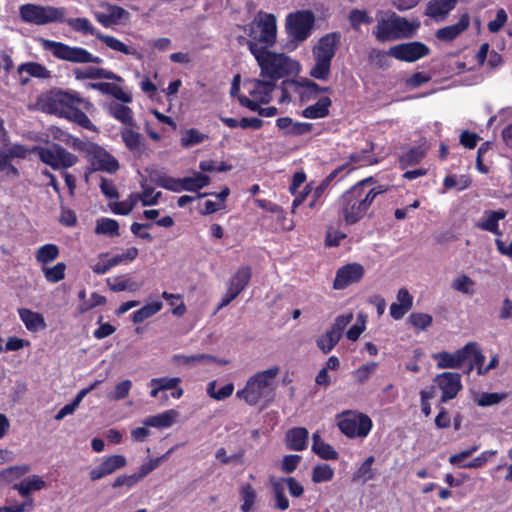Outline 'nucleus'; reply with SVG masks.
<instances>
[{"instance_id": "393cba45", "label": "nucleus", "mask_w": 512, "mask_h": 512, "mask_svg": "<svg viewBox=\"0 0 512 512\" xmlns=\"http://www.w3.org/2000/svg\"><path fill=\"white\" fill-rule=\"evenodd\" d=\"M147 172L149 174L151 181L157 184L158 186L175 193L184 191L183 178H174L167 176L166 174L154 168L147 169Z\"/></svg>"}, {"instance_id": "774afa93", "label": "nucleus", "mask_w": 512, "mask_h": 512, "mask_svg": "<svg viewBox=\"0 0 512 512\" xmlns=\"http://www.w3.org/2000/svg\"><path fill=\"white\" fill-rule=\"evenodd\" d=\"M497 454V450H487L475 457L473 460L462 465L463 468H479L484 466L492 457Z\"/></svg>"}, {"instance_id": "f704fd0d", "label": "nucleus", "mask_w": 512, "mask_h": 512, "mask_svg": "<svg viewBox=\"0 0 512 512\" xmlns=\"http://www.w3.org/2000/svg\"><path fill=\"white\" fill-rule=\"evenodd\" d=\"M250 279L251 269L249 267H242L238 269L234 275L231 276L227 287L239 295L248 285Z\"/></svg>"}, {"instance_id": "6ab92c4d", "label": "nucleus", "mask_w": 512, "mask_h": 512, "mask_svg": "<svg viewBox=\"0 0 512 512\" xmlns=\"http://www.w3.org/2000/svg\"><path fill=\"white\" fill-rule=\"evenodd\" d=\"M365 273L364 267L359 263H349L340 267L333 282V288L342 290L349 285L359 282Z\"/></svg>"}, {"instance_id": "412c9836", "label": "nucleus", "mask_w": 512, "mask_h": 512, "mask_svg": "<svg viewBox=\"0 0 512 512\" xmlns=\"http://www.w3.org/2000/svg\"><path fill=\"white\" fill-rule=\"evenodd\" d=\"M276 126L284 136H302L310 133L313 124L308 122L294 121L290 117H281L276 120Z\"/></svg>"}, {"instance_id": "bb28decb", "label": "nucleus", "mask_w": 512, "mask_h": 512, "mask_svg": "<svg viewBox=\"0 0 512 512\" xmlns=\"http://www.w3.org/2000/svg\"><path fill=\"white\" fill-rule=\"evenodd\" d=\"M134 126H125L120 130V136L126 148L134 154H140L145 149L143 137L138 133Z\"/></svg>"}, {"instance_id": "37998d69", "label": "nucleus", "mask_w": 512, "mask_h": 512, "mask_svg": "<svg viewBox=\"0 0 512 512\" xmlns=\"http://www.w3.org/2000/svg\"><path fill=\"white\" fill-rule=\"evenodd\" d=\"M68 25L75 31L84 34H90L98 38L100 31L96 29L87 18H70L67 20Z\"/></svg>"}, {"instance_id": "f03ea898", "label": "nucleus", "mask_w": 512, "mask_h": 512, "mask_svg": "<svg viewBox=\"0 0 512 512\" xmlns=\"http://www.w3.org/2000/svg\"><path fill=\"white\" fill-rule=\"evenodd\" d=\"M79 107L88 112L94 109L89 100L82 98L75 91L51 92L44 103L46 112L73 121L87 130L96 131V126Z\"/></svg>"}, {"instance_id": "052dcab7", "label": "nucleus", "mask_w": 512, "mask_h": 512, "mask_svg": "<svg viewBox=\"0 0 512 512\" xmlns=\"http://www.w3.org/2000/svg\"><path fill=\"white\" fill-rule=\"evenodd\" d=\"M131 388L132 382L130 380H123L108 394V398L112 401L125 399L129 395Z\"/></svg>"}, {"instance_id": "3c124183", "label": "nucleus", "mask_w": 512, "mask_h": 512, "mask_svg": "<svg viewBox=\"0 0 512 512\" xmlns=\"http://www.w3.org/2000/svg\"><path fill=\"white\" fill-rule=\"evenodd\" d=\"M95 232L97 234L118 236L119 224L116 220L111 218H101L97 221Z\"/></svg>"}, {"instance_id": "e2e57ef3", "label": "nucleus", "mask_w": 512, "mask_h": 512, "mask_svg": "<svg viewBox=\"0 0 512 512\" xmlns=\"http://www.w3.org/2000/svg\"><path fill=\"white\" fill-rule=\"evenodd\" d=\"M30 471V466L23 464V465H16L11 466L0 473V477L7 481H12L14 479L20 478L21 476L27 474Z\"/></svg>"}, {"instance_id": "a18cd8bd", "label": "nucleus", "mask_w": 512, "mask_h": 512, "mask_svg": "<svg viewBox=\"0 0 512 512\" xmlns=\"http://www.w3.org/2000/svg\"><path fill=\"white\" fill-rule=\"evenodd\" d=\"M140 186L141 204L143 206L156 205L162 193L160 191H155V189L152 186L147 184L146 180L141 181Z\"/></svg>"}, {"instance_id": "338daca9", "label": "nucleus", "mask_w": 512, "mask_h": 512, "mask_svg": "<svg viewBox=\"0 0 512 512\" xmlns=\"http://www.w3.org/2000/svg\"><path fill=\"white\" fill-rule=\"evenodd\" d=\"M354 315L351 311L338 315L330 329L342 337L343 331L351 323Z\"/></svg>"}, {"instance_id": "5701e85b", "label": "nucleus", "mask_w": 512, "mask_h": 512, "mask_svg": "<svg viewBox=\"0 0 512 512\" xmlns=\"http://www.w3.org/2000/svg\"><path fill=\"white\" fill-rule=\"evenodd\" d=\"M413 306V296L406 288H401L396 294V301L390 305V316L400 320Z\"/></svg>"}, {"instance_id": "0eeeda50", "label": "nucleus", "mask_w": 512, "mask_h": 512, "mask_svg": "<svg viewBox=\"0 0 512 512\" xmlns=\"http://www.w3.org/2000/svg\"><path fill=\"white\" fill-rule=\"evenodd\" d=\"M264 78L276 80L294 72L297 64L283 53H274L270 49L253 55Z\"/></svg>"}, {"instance_id": "4c0bfd02", "label": "nucleus", "mask_w": 512, "mask_h": 512, "mask_svg": "<svg viewBox=\"0 0 512 512\" xmlns=\"http://www.w3.org/2000/svg\"><path fill=\"white\" fill-rule=\"evenodd\" d=\"M107 284L110 288V290L114 292H121V291H130L135 292L140 289L141 283L135 281L132 278H126V277H114V278H108Z\"/></svg>"}, {"instance_id": "ddd939ff", "label": "nucleus", "mask_w": 512, "mask_h": 512, "mask_svg": "<svg viewBox=\"0 0 512 512\" xmlns=\"http://www.w3.org/2000/svg\"><path fill=\"white\" fill-rule=\"evenodd\" d=\"M274 81L267 80H251L248 82V90L252 99L246 96H239L238 100L242 106L247 107L251 111L259 109V103H268L272 99V91L274 89Z\"/></svg>"}, {"instance_id": "13d9d810", "label": "nucleus", "mask_w": 512, "mask_h": 512, "mask_svg": "<svg viewBox=\"0 0 512 512\" xmlns=\"http://www.w3.org/2000/svg\"><path fill=\"white\" fill-rule=\"evenodd\" d=\"M349 21L353 29L358 30L362 24H371L373 18L365 10L353 9L349 14Z\"/></svg>"}, {"instance_id": "cd10ccee", "label": "nucleus", "mask_w": 512, "mask_h": 512, "mask_svg": "<svg viewBox=\"0 0 512 512\" xmlns=\"http://www.w3.org/2000/svg\"><path fill=\"white\" fill-rule=\"evenodd\" d=\"M18 314L28 331L38 332L46 328V322L42 314L27 308L19 309Z\"/></svg>"}, {"instance_id": "2f4dec72", "label": "nucleus", "mask_w": 512, "mask_h": 512, "mask_svg": "<svg viewBox=\"0 0 512 512\" xmlns=\"http://www.w3.org/2000/svg\"><path fill=\"white\" fill-rule=\"evenodd\" d=\"M331 99L327 96L321 97L315 104L306 107L302 111V116L308 119L324 118L329 114Z\"/></svg>"}, {"instance_id": "9d476101", "label": "nucleus", "mask_w": 512, "mask_h": 512, "mask_svg": "<svg viewBox=\"0 0 512 512\" xmlns=\"http://www.w3.org/2000/svg\"><path fill=\"white\" fill-rule=\"evenodd\" d=\"M31 152L54 170L68 169L78 161L76 155L55 143L47 146H35L31 149Z\"/></svg>"}, {"instance_id": "f3484780", "label": "nucleus", "mask_w": 512, "mask_h": 512, "mask_svg": "<svg viewBox=\"0 0 512 512\" xmlns=\"http://www.w3.org/2000/svg\"><path fill=\"white\" fill-rule=\"evenodd\" d=\"M433 381L442 392V403L454 399L462 389L461 375L457 372H443L436 375Z\"/></svg>"}, {"instance_id": "a19ab883", "label": "nucleus", "mask_w": 512, "mask_h": 512, "mask_svg": "<svg viewBox=\"0 0 512 512\" xmlns=\"http://www.w3.org/2000/svg\"><path fill=\"white\" fill-rule=\"evenodd\" d=\"M59 253L60 252L57 245L45 244L37 249L35 253V258L38 263L45 266L56 260L59 256Z\"/></svg>"}, {"instance_id": "79ce46f5", "label": "nucleus", "mask_w": 512, "mask_h": 512, "mask_svg": "<svg viewBox=\"0 0 512 512\" xmlns=\"http://www.w3.org/2000/svg\"><path fill=\"white\" fill-rule=\"evenodd\" d=\"M162 307L163 303L158 300L148 303L133 313L132 321L134 323H141L157 314L162 309Z\"/></svg>"}, {"instance_id": "a211bd4d", "label": "nucleus", "mask_w": 512, "mask_h": 512, "mask_svg": "<svg viewBox=\"0 0 512 512\" xmlns=\"http://www.w3.org/2000/svg\"><path fill=\"white\" fill-rule=\"evenodd\" d=\"M126 465L127 460L123 455L114 454L102 457L99 459V463L90 470L89 477L92 481H97L111 475Z\"/></svg>"}, {"instance_id": "2eb2a0df", "label": "nucleus", "mask_w": 512, "mask_h": 512, "mask_svg": "<svg viewBox=\"0 0 512 512\" xmlns=\"http://www.w3.org/2000/svg\"><path fill=\"white\" fill-rule=\"evenodd\" d=\"M228 360L219 359L211 354L198 353V354H174L170 358V364L176 368L192 369L198 366H208L212 364L227 365Z\"/></svg>"}, {"instance_id": "39448f33", "label": "nucleus", "mask_w": 512, "mask_h": 512, "mask_svg": "<svg viewBox=\"0 0 512 512\" xmlns=\"http://www.w3.org/2000/svg\"><path fill=\"white\" fill-rule=\"evenodd\" d=\"M280 372L278 366L258 371L248 378L245 386L236 392V397L250 406L257 405L274 390V381Z\"/></svg>"}, {"instance_id": "c9c22d12", "label": "nucleus", "mask_w": 512, "mask_h": 512, "mask_svg": "<svg viewBox=\"0 0 512 512\" xmlns=\"http://www.w3.org/2000/svg\"><path fill=\"white\" fill-rule=\"evenodd\" d=\"M312 451L320 458L325 460H336L338 458L337 451L328 443L324 442L318 433L312 436Z\"/></svg>"}, {"instance_id": "f257e3e1", "label": "nucleus", "mask_w": 512, "mask_h": 512, "mask_svg": "<svg viewBox=\"0 0 512 512\" xmlns=\"http://www.w3.org/2000/svg\"><path fill=\"white\" fill-rule=\"evenodd\" d=\"M372 182V177L363 179L341 195L338 215L346 225H353L362 220L368 214L375 198L386 192L387 188L382 185L368 187Z\"/></svg>"}, {"instance_id": "7c9ffc66", "label": "nucleus", "mask_w": 512, "mask_h": 512, "mask_svg": "<svg viewBox=\"0 0 512 512\" xmlns=\"http://www.w3.org/2000/svg\"><path fill=\"white\" fill-rule=\"evenodd\" d=\"M308 431L302 427L289 430L286 434V442L289 449L302 451L307 446Z\"/></svg>"}, {"instance_id": "b1692460", "label": "nucleus", "mask_w": 512, "mask_h": 512, "mask_svg": "<svg viewBox=\"0 0 512 512\" xmlns=\"http://www.w3.org/2000/svg\"><path fill=\"white\" fill-rule=\"evenodd\" d=\"M470 25V16L464 13L459 18L458 22L436 31V37L445 42H450L456 39L461 33L468 29Z\"/></svg>"}, {"instance_id": "dca6fc26", "label": "nucleus", "mask_w": 512, "mask_h": 512, "mask_svg": "<svg viewBox=\"0 0 512 512\" xmlns=\"http://www.w3.org/2000/svg\"><path fill=\"white\" fill-rule=\"evenodd\" d=\"M430 52L428 46L421 42H408L392 46L388 50V55L405 62H415Z\"/></svg>"}, {"instance_id": "0e129e2a", "label": "nucleus", "mask_w": 512, "mask_h": 512, "mask_svg": "<svg viewBox=\"0 0 512 512\" xmlns=\"http://www.w3.org/2000/svg\"><path fill=\"white\" fill-rule=\"evenodd\" d=\"M505 396H506L505 394H500V393L484 392V393H481L480 395H478L474 399V401L480 407H487V406H492V405L498 404L505 398Z\"/></svg>"}, {"instance_id": "4be33fe9", "label": "nucleus", "mask_w": 512, "mask_h": 512, "mask_svg": "<svg viewBox=\"0 0 512 512\" xmlns=\"http://www.w3.org/2000/svg\"><path fill=\"white\" fill-rule=\"evenodd\" d=\"M507 215L504 209L499 210H486L480 219L476 223V227L493 233L494 235L501 237L502 232L499 230V221L503 220Z\"/></svg>"}, {"instance_id": "4d7b16f0", "label": "nucleus", "mask_w": 512, "mask_h": 512, "mask_svg": "<svg viewBox=\"0 0 512 512\" xmlns=\"http://www.w3.org/2000/svg\"><path fill=\"white\" fill-rule=\"evenodd\" d=\"M377 368H378L377 362H368V363H365V364L361 365L360 367H358L353 372V376L359 383H364L371 377L372 374L375 373Z\"/></svg>"}, {"instance_id": "20e7f679", "label": "nucleus", "mask_w": 512, "mask_h": 512, "mask_svg": "<svg viewBox=\"0 0 512 512\" xmlns=\"http://www.w3.org/2000/svg\"><path fill=\"white\" fill-rule=\"evenodd\" d=\"M420 26L418 20L409 21L394 12H378L374 35L381 42L412 37Z\"/></svg>"}, {"instance_id": "e433bc0d", "label": "nucleus", "mask_w": 512, "mask_h": 512, "mask_svg": "<svg viewBox=\"0 0 512 512\" xmlns=\"http://www.w3.org/2000/svg\"><path fill=\"white\" fill-rule=\"evenodd\" d=\"M109 114L125 126H135L132 110L123 104L112 102L108 105Z\"/></svg>"}, {"instance_id": "58836bf2", "label": "nucleus", "mask_w": 512, "mask_h": 512, "mask_svg": "<svg viewBox=\"0 0 512 512\" xmlns=\"http://www.w3.org/2000/svg\"><path fill=\"white\" fill-rule=\"evenodd\" d=\"M375 461L374 456H369L359 466L352 476V480L355 482H361L362 484L372 480L376 476V472L373 469V463Z\"/></svg>"}, {"instance_id": "ea45409f", "label": "nucleus", "mask_w": 512, "mask_h": 512, "mask_svg": "<svg viewBox=\"0 0 512 512\" xmlns=\"http://www.w3.org/2000/svg\"><path fill=\"white\" fill-rule=\"evenodd\" d=\"M210 183V177L196 172L192 176L183 178V189L184 191L196 192Z\"/></svg>"}, {"instance_id": "4468645a", "label": "nucleus", "mask_w": 512, "mask_h": 512, "mask_svg": "<svg viewBox=\"0 0 512 512\" xmlns=\"http://www.w3.org/2000/svg\"><path fill=\"white\" fill-rule=\"evenodd\" d=\"M314 15L310 11H298L289 14L286 20L288 34L295 40H305L312 31Z\"/></svg>"}, {"instance_id": "de8ad7c7", "label": "nucleus", "mask_w": 512, "mask_h": 512, "mask_svg": "<svg viewBox=\"0 0 512 512\" xmlns=\"http://www.w3.org/2000/svg\"><path fill=\"white\" fill-rule=\"evenodd\" d=\"M451 287L462 294L471 295L474 293L475 282L466 274H460L452 280Z\"/></svg>"}, {"instance_id": "603ef678", "label": "nucleus", "mask_w": 512, "mask_h": 512, "mask_svg": "<svg viewBox=\"0 0 512 512\" xmlns=\"http://www.w3.org/2000/svg\"><path fill=\"white\" fill-rule=\"evenodd\" d=\"M18 72H26L30 76L46 79L50 77V71L46 69L43 65L35 62L25 63L19 66Z\"/></svg>"}, {"instance_id": "c85d7f7f", "label": "nucleus", "mask_w": 512, "mask_h": 512, "mask_svg": "<svg viewBox=\"0 0 512 512\" xmlns=\"http://www.w3.org/2000/svg\"><path fill=\"white\" fill-rule=\"evenodd\" d=\"M178 416L179 413L176 410L169 409L160 414L146 417L143 424L146 427L169 428L176 422Z\"/></svg>"}, {"instance_id": "6e6d98bb", "label": "nucleus", "mask_w": 512, "mask_h": 512, "mask_svg": "<svg viewBox=\"0 0 512 512\" xmlns=\"http://www.w3.org/2000/svg\"><path fill=\"white\" fill-rule=\"evenodd\" d=\"M334 476L333 468L328 464L316 465L312 471V481L322 483L330 481Z\"/></svg>"}, {"instance_id": "aec40b11", "label": "nucleus", "mask_w": 512, "mask_h": 512, "mask_svg": "<svg viewBox=\"0 0 512 512\" xmlns=\"http://www.w3.org/2000/svg\"><path fill=\"white\" fill-rule=\"evenodd\" d=\"M472 346H468V343L462 348L455 352L441 351L433 355V359L436 360V366L439 369H459L462 367L465 361L469 359V349Z\"/></svg>"}, {"instance_id": "7ed1b4c3", "label": "nucleus", "mask_w": 512, "mask_h": 512, "mask_svg": "<svg viewBox=\"0 0 512 512\" xmlns=\"http://www.w3.org/2000/svg\"><path fill=\"white\" fill-rule=\"evenodd\" d=\"M244 31L248 36L247 45L252 55L270 49L277 38L276 17L271 13L260 11L244 27Z\"/></svg>"}, {"instance_id": "c756f323", "label": "nucleus", "mask_w": 512, "mask_h": 512, "mask_svg": "<svg viewBox=\"0 0 512 512\" xmlns=\"http://www.w3.org/2000/svg\"><path fill=\"white\" fill-rule=\"evenodd\" d=\"M45 487L46 482L43 478L39 475L33 474L15 484L13 489L17 490L21 496L26 497L31 492L42 490Z\"/></svg>"}, {"instance_id": "f8f14e48", "label": "nucleus", "mask_w": 512, "mask_h": 512, "mask_svg": "<svg viewBox=\"0 0 512 512\" xmlns=\"http://www.w3.org/2000/svg\"><path fill=\"white\" fill-rule=\"evenodd\" d=\"M338 426L349 438H365L372 429V421L365 414L346 411L339 416Z\"/></svg>"}, {"instance_id": "1a4fd4ad", "label": "nucleus", "mask_w": 512, "mask_h": 512, "mask_svg": "<svg viewBox=\"0 0 512 512\" xmlns=\"http://www.w3.org/2000/svg\"><path fill=\"white\" fill-rule=\"evenodd\" d=\"M73 145L85 153L94 170L113 174L119 169L118 160L103 147L79 140H74Z\"/></svg>"}, {"instance_id": "72a5a7b5", "label": "nucleus", "mask_w": 512, "mask_h": 512, "mask_svg": "<svg viewBox=\"0 0 512 512\" xmlns=\"http://www.w3.org/2000/svg\"><path fill=\"white\" fill-rule=\"evenodd\" d=\"M97 39L102 41L107 47H109L112 50L122 52L126 55H132L138 60H141L143 58L142 53H140L139 51H137L134 48H130L129 46L124 44L122 41H120L119 39H117L113 36L104 35L100 32Z\"/></svg>"}, {"instance_id": "5fc2aeb1", "label": "nucleus", "mask_w": 512, "mask_h": 512, "mask_svg": "<svg viewBox=\"0 0 512 512\" xmlns=\"http://www.w3.org/2000/svg\"><path fill=\"white\" fill-rule=\"evenodd\" d=\"M408 322L417 330L424 331L432 325L433 318L430 314L422 312H414L409 318Z\"/></svg>"}, {"instance_id": "8fccbe9b", "label": "nucleus", "mask_w": 512, "mask_h": 512, "mask_svg": "<svg viewBox=\"0 0 512 512\" xmlns=\"http://www.w3.org/2000/svg\"><path fill=\"white\" fill-rule=\"evenodd\" d=\"M65 271L66 264L63 262H58L52 267H47L46 265L42 267L44 277L50 283H57L63 280L65 277Z\"/></svg>"}, {"instance_id": "9b49d317", "label": "nucleus", "mask_w": 512, "mask_h": 512, "mask_svg": "<svg viewBox=\"0 0 512 512\" xmlns=\"http://www.w3.org/2000/svg\"><path fill=\"white\" fill-rule=\"evenodd\" d=\"M44 48L49 50L56 58L73 63H96L102 62L100 57L94 56L81 47H71L61 42L52 40L43 41Z\"/></svg>"}, {"instance_id": "473e14b6", "label": "nucleus", "mask_w": 512, "mask_h": 512, "mask_svg": "<svg viewBox=\"0 0 512 512\" xmlns=\"http://www.w3.org/2000/svg\"><path fill=\"white\" fill-rule=\"evenodd\" d=\"M97 39L102 41L107 47H109L112 50L122 52L126 55H132L138 60H141L143 58L142 53H140L139 51H137L134 48H130L129 46L124 44L122 41H120L119 39H117L113 36L104 35L100 32Z\"/></svg>"}, {"instance_id": "a878e982", "label": "nucleus", "mask_w": 512, "mask_h": 512, "mask_svg": "<svg viewBox=\"0 0 512 512\" xmlns=\"http://www.w3.org/2000/svg\"><path fill=\"white\" fill-rule=\"evenodd\" d=\"M457 0H429L425 14L436 21H443L455 8Z\"/></svg>"}, {"instance_id": "69168bd1", "label": "nucleus", "mask_w": 512, "mask_h": 512, "mask_svg": "<svg viewBox=\"0 0 512 512\" xmlns=\"http://www.w3.org/2000/svg\"><path fill=\"white\" fill-rule=\"evenodd\" d=\"M138 249L136 247H130L123 250L121 253L116 254L111 259L112 265L115 267L120 264H127L132 262L138 256Z\"/></svg>"}, {"instance_id": "09e8293b", "label": "nucleus", "mask_w": 512, "mask_h": 512, "mask_svg": "<svg viewBox=\"0 0 512 512\" xmlns=\"http://www.w3.org/2000/svg\"><path fill=\"white\" fill-rule=\"evenodd\" d=\"M341 336L332 329H329L324 335L317 340L318 348L324 353L328 354L337 345Z\"/></svg>"}, {"instance_id": "bf43d9fd", "label": "nucleus", "mask_w": 512, "mask_h": 512, "mask_svg": "<svg viewBox=\"0 0 512 512\" xmlns=\"http://www.w3.org/2000/svg\"><path fill=\"white\" fill-rule=\"evenodd\" d=\"M207 136L197 129H189L185 131L181 137V144L184 147H191L203 142Z\"/></svg>"}, {"instance_id": "680f3d73", "label": "nucleus", "mask_w": 512, "mask_h": 512, "mask_svg": "<svg viewBox=\"0 0 512 512\" xmlns=\"http://www.w3.org/2000/svg\"><path fill=\"white\" fill-rule=\"evenodd\" d=\"M470 179L466 175L460 176H447L445 177L443 184L446 189L457 188L458 190H465L470 186Z\"/></svg>"}, {"instance_id": "6e6552de", "label": "nucleus", "mask_w": 512, "mask_h": 512, "mask_svg": "<svg viewBox=\"0 0 512 512\" xmlns=\"http://www.w3.org/2000/svg\"><path fill=\"white\" fill-rule=\"evenodd\" d=\"M19 15L23 22L33 25H46L63 22L66 11L62 7L42 6L37 4H23L19 7Z\"/></svg>"}, {"instance_id": "864d4df0", "label": "nucleus", "mask_w": 512, "mask_h": 512, "mask_svg": "<svg viewBox=\"0 0 512 512\" xmlns=\"http://www.w3.org/2000/svg\"><path fill=\"white\" fill-rule=\"evenodd\" d=\"M367 316L364 313H359L357 315L356 322L348 329L346 332V337L348 340L355 342L359 339L360 335L366 329Z\"/></svg>"}, {"instance_id": "c03bdc74", "label": "nucleus", "mask_w": 512, "mask_h": 512, "mask_svg": "<svg viewBox=\"0 0 512 512\" xmlns=\"http://www.w3.org/2000/svg\"><path fill=\"white\" fill-rule=\"evenodd\" d=\"M426 151L422 147H413L406 151L399 159L402 168L418 164L424 157Z\"/></svg>"}, {"instance_id": "423d86ee", "label": "nucleus", "mask_w": 512, "mask_h": 512, "mask_svg": "<svg viewBox=\"0 0 512 512\" xmlns=\"http://www.w3.org/2000/svg\"><path fill=\"white\" fill-rule=\"evenodd\" d=\"M340 33L333 32L323 36L313 48L315 65L311 75L319 80H326L330 75L331 61L340 44Z\"/></svg>"}, {"instance_id": "49530a36", "label": "nucleus", "mask_w": 512, "mask_h": 512, "mask_svg": "<svg viewBox=\"0 0 512 512\" xmlns=\"http://www.w3.org/2000/svg\"><path fill=\"white\" fill-rule=\"evenodd\" d=\"M240 497L242 500L241 511L251 512L257 499L255 489L250 484L242 485L240 489Z\"/></svg>"}]
</instances>
